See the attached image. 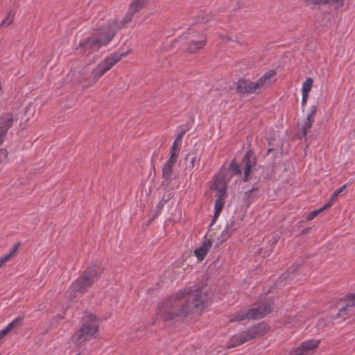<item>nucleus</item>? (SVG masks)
<instances>
[{
  "mask_svg": "<svg viewBox=\"0 0 355 355\" xmlns=\"http://www.w3.org/2000/svg\"><path fill=\"white\" fill-rule=\"evenodd\" d=\"M207 302L208 295L201 288H186L165 298L156 314L164 322H178L187 317L193 309H203Z\"/></svg>",
  "mask_w": 355,
  "mask_h": 355,
  "instance_id": "obj_1",
  "label": "nucleus"
},
{
  "mask_svg": "<svg viewBox=\"0 0 355 355\" xmlns=\"http://www.w3.org/2000/svg\"><path fill=\"white\" fill-rule=\"evenodd\" d=\"M114 32L110 29H105L101 26L94 31L90 35L80 41L79 44L75 49L77 54L89 55L98 51L101 47L107 46L113 39Z\"/></svg>",
  "mask_w": 355,
  "mask_h": 355,
  "instance_id": "obj_2",
  "label": "nucleus"
},
{
  "mask_svg": "<svg viewBox=\"0 0 355 355\" xmlns=\"http://www.w3.org/2000/svg\"><path fill=\"white\" fill-rule=\"evenodd\" d=\"M105 268L102 263L98 260L92 261V264L86 268L83 274L74 281L69 288L72 297H76L78 293L83 294L94 283L100 279Z\"/></svg>",
  "mask_w": 355,
  "mask_h": 355,
  "instance_id": "obj_3",
  "label": "nucleus"
},
{
  "mask_svg": "<svg viewBox=\"0 0 355 355\" xmlns=\"http://www.w3.org/2000/svg\"><path fill=\"white\" fill-rule=\"evenodd\" d=\"M270 330V327L265 322H261L256 325L247 328L245 331L234 334L230 337L225 344L227 349L236 347L252 339L266 335Z\"/></svg>",
  "mask_w": 355,
  "mask_h": 355,
  "instance_id": "obj_4",
  "label": "nucleus"
},
{
  "mask_svg": "<svg viewBox=\"0 0 355 355\" xmlns=\"http://www.w3.org/2000/svg\"><path fill=\"white\" fill-rule=\"evenodd\" d=\"M99 324L97 318L89 314L85 317L79 329L72 335L71 340L76 344H80L89 338H96Z\"/></svg>",
  "mask_w": 355,
  "mask_h": 355,
  "instance_id": "obj_5",
  "label": "nucleus"
},
{
  "mask_svg": "<svg viewBox=\"0 0 355 355\" xmlns=\"http://www.w3.org/2000/svg\"><path fill=\"white\" fill-rule=\"evenodd\" d=\"M126 53H114L106 57L92 70L90 76L88 78V82L90 84L96 83L102 76L116 64Z\"/></svg>",
  "mask_w": 355,
  "mask_h": 355,
  "instance_id": "obj_6",
  "label": "nucleus"
},
{
  "mask_svg": "<svg viewBox=\"0 0 355 355\" xmlns=\"http://www.w3.org/2000/svg\"><path fill=\"white\" fill-rule=\"evenodd\" d=\"M273 305V300H268L266 302H261L257 307L247 309L249 319L257 320L264 318L272 311Z\"/></svg>",
  "mask_w": 355,
  "mask_h": 355,
  "instance_id": "obj_7",
  "label": "nucleus"
},
{
  "mask_svg": "<svg viewBox=\"0 0 355 355\" xmlns=\"http://www.w3.org/2000/svg\"><path fill=\"white\" fill-rule=\"evenodd\" d=\"M241 164L244 166V175L241 180L248 182L251 179V173L252 168L257 164V157L253 150H248L244 155Z\"/></svg>",
  "mask_w": 355,
  "mask_h": 355,
  "instance_id": "obj_8",
  "label": "nucleus"
},
{
  "mask_svg": "<svg viewBox=\"0 0 355 355\" xmlns=\"http://www.w3.org/2000/svg\"><path fill=\"white\" fill-rule=\"evenodd\" d=\"M133 17L134 15L128 10L124 17L121 21H118L115 19L110 20L107 24L103 26L105 29L109 28L111 31L114 32V37L120 29L128 26L132 21Z\"/></svg>",
  "mask_w": 355,
  "mask_h": 355,
  "instance_id": "obj_9",
  "label": "nucleus"
},
{
  "mask_svg": "<svg viewBox=\"0 0 355 355\" xmlns=\"http://www.w3.org/2000/svg\"><path fill=\"white\" fill-rule=\"evenodd\" d=\"M235 84L236 85L237 92L241 94L259 93V92H257L256 87H254V83L249 79L239 78Z\"/></svg>",
  "mask_w": 355,
  "mask_h": 355,
  "instance_id": "obj_10",
  "label": "nucleus"
},
{
  "mask_svg": "<svg viewBox=\"0 0 355 355\" xmlns=\"http://www.w3.org/2000/svg\"><path fill=\"white\" fill-rule=\"evenodd\" d=\"M14 121L13 115L7 112L0 117V136L5 137L8 130L12 127Z\"/></svg>",
  "mask_w": 355,
  "mask_h": 355,
  "instance_id": "obj_11",
  "label": "nucleus"
},
{
  "mask_svg": "<svg viewBox=\"0 0 355 355\" xmlns=\"http://www.w3.org/2000/svg\"><path fill=\"white\" fill-rule=\"evenodd\" d=\"M174 166L175 165L166 162L164 164L162 170V178L163 179L161 184L162 187H167L171 184Z\"/></svg>",
  "mask_w": 355,
  "mask_h": 355,
  "instance_id": "obj_12",
  "label": "nucleus"
},
{
  "mask_svg": "<svg viewBox=\"0 0 355 355\" xmlns=\"http://www.w3.org/2000/svg\"><path fill=\"white\" fill-rule=\"evenodd\" d=\"M206 44L207 40L204 37L200 40L190 39L184 49L187 53H193L203 49Z\"/></svg>",
  "mask_w": 355,
  "mask_h": 355,
  "instance_id": "obj_13",
  "label": "nucleus"
},
{
  "mask_svg": "<svg viewBox=\"0 0 355 355\" xmlns=\"http://www.w3.org/2000/svg\"><path fill=\"white\" fill-rule=\"evenodd\" d=\"M317 108L316 105H312L311 107L310 112L308 114L302 128V134L303 137H306L308 131L312 127V123L314 122V116L317 112Z\"/></svg>",
  "mask_w": 355,
  "mask_h": 355,
  "instance_id": "obj_14",
  "label": "nucleus"
},
{
  "mask_svg": "<svg viewBox=\"0 0 355 355\" xmlns=\"http://www.w3.org/2000/svg\"><path fill=\"white\" fill-rule=\"evenodd\" d=\"M336 306L338 309V311L336 315L334 317V319L341 318L343 320H346L353 317L355 315L354 310H352L342 304L338 305V302H337Z\"/></svg>",
  "mask_w": 355,
  "mask_h": 355,
  "instance_id": "obj_15",
  "label": "nucleus"
},
{
  "mask_svg": "<svg viewBox=\"0 0 355 355\" xmlns=\"http://www.w3.org/2000/svg\"><path fill=\"white\" fill-rule=\"evenodd\" d=\"M212 245L211 239H206L202 246L194 250V254L199 261H202Z\"/></svg>",
  "mask_w": 355,
  "mask_h": 355,
  "instance_id": "obj_16",
  "label": "nucleus"
},
{
  "mask_svg": "<svg viewBox=\"0 0 355 355\" xmlns=\"http://www.w3.org/2000/svg\"><path fill=\"white\" fill-rule=\"evenodd\" d=\"M306 5L312 8L317 5L336 4L337 7H342L344 4V0H304Z\"/></svg>",
  "mask_w": 355,
  "mask_h": 355,
  "instance_id": "obj_17",
  "label": "nucleus"
},
{
  "mask_svg": "<svg viewBox=\"0 0 355 355\" xmlns=\"http://www.w3.org/2000/svg\"><path fill=\"white\" fill-rule=\"evenodd\" d=\"M258 188L252 187L251 189L245 192L243 196V202L246 207H249L250 205L258 198Z\"/></svg>",
  "mask_w": 355,
  "mask_h": 355,
  "instance_id": "obj_18",
  "label": "nucleus"
},
{
  "mask_svg": "<svg viewBox=\"0 0 355 355\" xmlns=\"http://www.w3.org/2000/svg\"><path fill=\"white\" fill-rule=\"evenodd\" d=\"M320 344V340H308L302 342L301 346L308 352L309 355H312Z\"/></svg>",
  "mask_w": 355,
  "mask_h": 355,
  "instance_id": "obj_19",
  "label": "nucleus"
},
{
  "mask_svg": "<svg viewBox=\"0 0 355 355\" xmlns=\"http://www.w3.org/2000/svg\"><path fill=\"white\" fill-rule=\"evenodd\" d=\"M148 4V0H132L129 10L135 15Z\"/></svg>",
  "mask_w": 355,
  "mask_h": 355,
  "instance_id": "obj_20",
  "label": "nucleus"
},
{
  "mask_svg": "<svg viewBox=\"0 0 355 355\" xmlns=\"http://www.w3.org/2000/svg\"><path fill=\"white\" fill-rule=\"evenodd\" d=\"M340 304L346 306L348 308H350L352 310H354L355 307V293H348L344 296L343 299H340L338 301V305Z\"/></svg>",
  "mask_w": 355,
  "mask_h": 355,
  "instance_id": "obj_21",
  "label": "nucleus"
},
{
  "mask_svg": "<svg viewBox=\"0 0 355 355\" xmlns=\"http://www.w3.org/2000/svg\"><path fill=\"white\" fill-rule=\"evenodd\" d=\"M279 239V237L277 235H275L268 240L267 246L263 252L264 256H269L272 252L275 246L278 243Z\"/></svg>",
  "mask_w": 355,
  "mask_h": 355,
  "instance_id": "obj_22",
  "label": "nucleus"
},
{
  "mask_svg": "<svg viewBox=\"0 0 355 355\" xmlns=\"http://www.w3.org/2000/svg\"><path fill=\"white\" fill-rule=\"evenodd\" d=\"M228 170L230 171L231 176L241 175L242 174V170L241 164L237 163L235 159H233L228 167Z\"/></svg>",
  "mask_w": 355,
  "mask_h": 355,
  "instance_id": "obj_23",
  "label": "nucleus"
},
{
  "mask_svg": "<svg viewBox=\"0 0 355 355\" xmlns=\"http://www.w3.org/2000/svg\"><path fill=\"white\" fill-rule=\"evenodd\" d=\"M24 318L21 316L17 317L10 324H8L6 328L10 331L13 329H17L22 326Z\"/></svg>",
  "mask_w": 355,
  "mask_h": 355,
  "instance_id": "obj_24",
  "label": "nucleus"
},
{
  "mask_svg": "<svg viewBox=\"0 0 355 355\" xmlns=\"http://www.w3.org/2000/svg\"><path fill=\"white\" fill-rule=\"evenodd\" d=\"M313 80L311 77H309L303 83L302 92V94L309 95V92L313 87Z\"/></svg>",
  "mask_w": 355,
  "mask_h": 355,
  "instance_id": "obj_25",
  "label": "nucleus"
},
{
  "mask_svg": "<svg viewBox=\"0 0 355 355\" xmlns=\"http://www.w3.org/2000/svg\"><path fill=\"white\" fill-rule=\"evenodd\" d=\"M245 319H249V316L247 314V310H240L239 311H237L234 314L232 320L240 322Z\"/></svg>",
  "mask_w": 355,
  "mask_h": 355,
  "instance_id": "obj_26",
  "label": "nucleus"
},
{
  "mask_svg": "<svg viewBox=\"0 0 355 355\" xmlns=\"http://www.w3.org/2000/svg\"><path fill=\"white\" fill-rule=\"evenodd\" d=\"M292 273H293V271L291 272L286 271V272L283 273L275 283L276 287L284 286L285 284H284V282L287 281V279L290 277L291 274Z\"/></svg>",
  "mask_w": 355,
  "mask_h": 355,
  "instance_id": "obj_27",
  "label": "nucleus"
},
{
  "mask_svg": "<svg viewBox=\"0 0 355 355\" xmlns=\"http://www.w3.org/2000/svg\"><path fill=\"white\" fill-rule=\"evenodd\" d=\"M173 197V193H169L166 196H164L162 200L158 202L157 205L156 206V209L159 211H162L165 204L167 203Z\"/></svg>",
  "mask_w": 355,
  "mask_h": 355,
  "instance_id": "obj_28",
  "label": "nucleus"
},
{
  "mask_svg": "<svg viewBox=\"0 0 355 355\" xmlns=\"http://www.w3.org/2000/svg\"><path fill=\"white\" fill-rule=\"evenodd\" d=\"M225 199L222 196H218L215 201L214 211L221 213L225 205Z\"/></svg>",
  "mask_w": 355,
  "mask_h": 355,
  "instance_id": "obj_29",
  "label": "nucleus"
},
{
  "mask_svg": "<svg viewBox=\"0 0 355 355\" xmlns=\"http://www.w3.org/2000/svg\"><path fill=\"white\" fill-rule=\"evenodd\" d=\"M14 15L15 14L12 13V10H10L9 12L7 14L6 17H5L1 21L0 26H8L9 24H10L13 21Z\"/></svg>",
  "mask_w": 355,
  "mask_h": 355,
  "instance_id": "obj_30",
  "label": "nucleus"
},
{
  "mask_svg": "<svg viewBox=\"0 0 355 355\" xmlns=\"http://www.w3.org/2000/svg\"><path fill=\"white\" fill-rule=\"evenodd\" d=\"M179 151L180 150L173 151V149H171L170 152V157L166 162L175 165L179 156Z\"/></svg>",
  "mask_w": 355,
  "mask_h": 355,
  "instance_id": "obj_31",
  "label": "nucleus"
},
{
  "mask_svg": "<svg viewBox=\"0 0 355 355\" xmlns=\"http://www.w3.org/2000/svg\"><path fill=\"white\" fill-rule=\"evenodd\" d=\"M232 233H231L226 227L222 231L221 234L218 238L220 243H223L227 241Z\"/></svg>",
  "mask_w": 355,
  "mask_h": 355,
  "instance_id": "obj_32",
  "label": "nucleus"
},
{
  "mask_svg": "<svg viewBox=\"0 0 355 355\" xmlns=\"http://www.w3.org/2000/svg\"><path fill=\"white\" fill-rule=\"evenodd\" d=\"M264 78L263 76L260 77L256 83H254V86L256 87V89L257 91H260L266 84L269 83V81H268L266 79H263Z\"/></svg>",
  "mask_w": 355,
  "mask_h": 355,
  "instance_id": "obj_33",
  "label": "nucleus"
},
{
  "mask_svg": "<svg viewBox=\"0 0 355 355\" xmlns=\"http://www.w3.org/2000/svg\"><path fill=\"white\" fill-rule=\"evenodd\" d=\"M240 227V224L237 223L235 220H232L230 223H228L226 225V228L228 229V230L233 233L234 231H236L239 227Z\"/></svg>",
  "mask_w": 355,
  "mask_h": 355,
  "instance_id": "obj_34",
  "label": "nucleus"
},
{
  "mask_svg": "<svg viewBox=\"0 0 355 355\" xmlns=\"http://www.w3.org/2000/svg\"><path fill=\"white\" fill-rule=\"evenodd\" d=\"M289 355H309L308 352L300 345L295 349H293Z\"/></svg>",
  "mask_w": 355,
  "mask_h": 355,
  "instance_id": "obj_35",
  "label": "nucleus"
},
{
  "mask_svg": "<svg viewBox=\"0 0 355 355\" xmlns=\"http://www.w3.org/2000/svg\"><path fill=\"white\" fill-rule=\"evenodd\" d=\"M345 187H346V184H344L342 187H340V188H338V189H336L333 193V194L330 197L331 198V202H335L337 200L338 195L344 191Z\"/></svg>",
  "mask_w": 355,
  "mask_h": 355,
  "instance_id": "obj_36",
  "label": "nucleus"
},
{
  "mask_svg": "<svg viewBox=\"0 0 355 355\" xmlns=\"http://www.w3.org/2000/svg\"><path fill=\"white\" fill-rule=\"evenodd\" d=\"M211 18V16L209 15H202L200 16H198L197 19L198 24H206L207 22L209 21Z\"/></svg>",
  "mask_w": 355,
  "mask_h": 355,
  "instance_id": "obj_37",
  "label": "nucleus"
},
{
  "mask_svg": "<svg viewBox=\"0 0 355 355\" xmlns=\"http://www.w3.org/2000/svg\"><path fill=\"white\" fill-rule=\"evenodd\" d=\"M8 152L5 148L0 149V164L6 162Z\"/></svg>",
  "mask_w": 355,
  "mask_h": 355,
  "instance_id": "obj_38",
  "label": "nucleus"
},
{
  "mask_svg": "<svg viewBox=\"0 0 355 355\" xmlns=\"http://www.w3.org/2000/svg\"><path fill=\"white\" fill-rule=\"evenodd\" d=\"M216 190L218 191V196H222L223 198H225L227 196V187L223 185L221 187H216Z\"/></svg>",
  "mask_w": 355,
  "mask_h": 355,
  "instance_id": "obj_39",
  "label": "nucleus"
},
{
  "mask_svg": "<svg viewBox=\"0 0 355 355\" xmlns=\"http://www.w3.org/2000/svg\"><path fill=\"white\" fill-rule=\"evenodd\" d=\"M19 245H20V243H17L13 245V247L12 248V249L10 250L9 253L6 254V255H9V260H10V259L16 254V253L17 252L18 249L19 248Z\"/></svg>",
  "mask_w": 355,
  "mask_h": 355,
  "instance_id": "obj_40",
  "label": "nucleus"
},
{
  "mask_svg": "<svg viewBox=\"0 0 355 355\" xmlns=\"http://www.w3.org/2000/svg\"><path fill=\"white\" fill-rule=\"evenodd\" d=\"M322 211L320 209H315V210L311 211L306 216V220L309 221L313 220L315 217H316Z\"/></svg>",
  "mask_w": 355,
  "mask_h": 355,
  "instance_id": "obj_41",
  "label": "nucleus"
},
{
  "mask_svg": "<svg viewBox=\"0 0 355 355\" xmlns=\"http://www.w3.org/2000/svg\"><path fill=\"white\" fill-rule=\"evenodd\" d=\"M182 140H181V139L178 140V137H176L175 141H173L171 149H173V151L174 150H180L181 145H182Z\"/></svg>",
  "mask_w": 355,
  "mask_h": 355,
  "instance_id": "obj_42",
  "label": "nucleus"
},
{
  "mask_svg": "<svg viewBox=\"0 0 355 355\" xmlns=\"http://www.w3.org/2000/svg\"><path fill=\"white\" fill-rule=\"evenodd\" d=\"M275 75V71L274 70H270L265 73L263 75V79H266L268 81L270 82V79L273 77Z\"/></svg>",
  "mask_w": 355,
  "mask_h": 355,
  "instance_id": "obj_43",
  "label": "nucleus"
},
{
  "mask_svg": "<svg viewBox=\"0 0 355 355\" xmlns=\"http://www.w3.org/2000/svg\"><path fill=\"white\" fill-rule=\"evenodd\" d=\"M334 202H331V198H330L329 201L326 202L321 208H320V209L321 210V211H323L330 208L333 205Z\"/></svg>",
  "mask_w": 355,
  "mask_h": 355,
  "instance_id": "obj_44",
  "label": "nucleus"
},
{
  "mask_svg": "<svg viewBox=\"0 0 355 355\" xmlns=\"http://www.w3.org/2000/svg\"><path fill=\"white\" fill-rule=\"evenodd\" d=\"M160 213H161V211H159L157 209L155 210H151L150 214V216H151V220H154L159 216V214Z\"/></svg>",
  "mask_w": 355,
  "mask_h": 355,
  "instance_id": "obj_45",
  "label": "nucleus"
},
{
  "mask_svg": "<svg viewBox=\"0 0 355 355\" xmlns=\"http://www.w3.org/2000/svg\"><path fill=\"white\" fill-rule=\"evenodd\" d=\"M9 260V255H4L0 257V268Z\"/></svg>",
  "mask_w": 355,
  "mask_h": 355,
  "instance_id": "obj_46",
  "label": "nucleus"
},
{
  "mask_svg": "<svg viewBox=\"0 0 355 355\" xmlns=\"http://www.w3.org/2000/svg\"><path fill=\"white\" fill-rule=\"evenodd\" d=\"M220 214V212L214 211V216H212V220H211V223L210 225H212L214 223H215V222L218 219Z\"/></svg>",
  "mask_w": 355,
  "mask_h": 355,
  "instance_id": "obj_47",
  "label": "nucleus"
},
{
  "mask_svg": "<svg viewBox=\"0 0 355 355\" xmlns=\"http://www.w3.org/2000/svg\"><path fill=\"white\" fill-rule=\"evenodd\" d=\"M187 129H184V130H182L179 133L178 135H177V137H178V140H182V137L183 136L185 135V133L187 132Z\"/></svg>",
  "mask_w": 355,
  "mask_h": 355,
  "instance_id": "obj_48",
  "label": "nucleus"
},
{
  "mask_svg": "<svg viewBox=\"0 0 355 355\" xmlns=\"http://www.w3.org/2000/svg\"><path fill=\"white\" fill-rule=\"evenodd\" d=\"M309 95L302 94V106L304 107L307 103Z\"/></svg>",
  "mask_w": 355,
  "mask_h": 355,
  "instance_id": "obj_49",
  "label": "nucleus"
},
{
  "mask_svg": "<svg viewBox=\"0 0 355 355\" xmlns=\"http://www.w3.org/2000/svg\"><path fill=\"white\" fill-rule=\"evenodd\" d=\"M275 141V137H270L268 139V144L270 147H273L274 146V141Z\"/></svg>",
  "mask_w": 355,
  "mask_h": 355,
  "instance_id": "obj_50",
  "label": "nucleus"
},
{
  "mask_svg": "<svg viewBox=\"0 0 355 355\" xmlns=\"http://www.w3.org/2000/svg\"><path fill=\"white\" fill-rule=\"evenodd\" d=\"M311 230V227H306L301 231L300 235H305V234H308Z\"/></svg>",
  "mask_w": 355,
  "mask_h": 355,
  "instance_id": "obj_51",
  "label": "nucleus"
},
{
  "mask_svg": "<svg viewBox=\"0 0 355 355\" xmlns=\"http://www.w3.org/2000/svg\"><path fill=\"white\" fill-rule=\"evenodd\" d=\"M196 159H197L196 156H193L191 157V164L192 167H194L196 166Z\"/></svg>",
  "mask_w": 355,
  "mask_h": 355,
  "instance_id": "obj_52",
  "label": "nucleus"
},
{
  "mask_svg": "<svg viewBox=\"0 0 355 355\" xmlns=\"http://www.w3.org/2000/svg\"><path fill=\"white\" fill-rule=\"evenodd\" d=\"M274 150L273 147H270L267 150V155H269L270 153H272Z\"/></svg>",
  "mask_w": 355,
  "mask_h": 355,
  "instance_id": "obj_53",
  "label": "nucleus"
},
{
  "mask_svg": "<svg viewBox=\"0 0 355 355\" xmlns=\"http://www.w3.org/2000/svg\"><path fill=\"white\" fill-rule=\"evenodd\" d=\"M153 220H151V216H149L148 220H147V225H149Z\"/></svg>",
  "mask_w": 355,
  "mask_h": 355,
  "instance_id": "obj_54",
  "label": "nucleus"
},
{
  "mask_svg": "<svg viewBox=\"0 0 355 355\" xmlns=\"http://www.w3.org/2000/svg\"><path fill=\"white\" fill-rule=\"evenodd\" d=\"M3 139H4V137H3L0 136V146H1V144L3 143Z\"/></svg>",
  "mask_w": 355,
  "mask_h": 355,
  "instance_id": "obj_55",
  "label": "nucleus"
}]
</instances>
